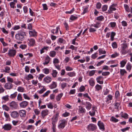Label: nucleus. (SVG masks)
Wrapping results in <instances>:
<instances>
[{"mask_svg":"<svg viewBox=\"0 0 132 132\" xmlns=\"http://www.w3.org/2000/svg\"><path fill=\"white\" fill-rule=\"evenodd\" d=\"M124 7L125 9L128 12H129L130 11V10L129 9V7L128 5H127V4H124Z\"/></svg>","mask_w":132,"mask_h":132,"instance_id":"nucleus-43","label":"nucleus"},{"mask_svg":"<svg viewBox=\"0 0 132 132\" xmlns=\"http://www.w3.org/2000/svg\"><path fill=\"white\" fill-rule=\"evenodd\" d=\"M56 55V52L54 51H51L50 52L49 55L52 57H54Z\"/></svg>","mask_w":132,"mask_h":132,"instance_id":"nucleus-39","label":"nucleus"},{"mask_svg":"<svg viewBox=\"0 0 132 132\" xmlns=\"http://www.w3.org/2000/svg\"><path fill=\"white\" fill-rule=\"evenodd\" d=\"M4 87L7 89H10L13 87V85L11 83L8 82L5 84Z\"/></svg>","mask_w":132,"mask_h":132,"instance_id":"nucleus-10","label":"nucleus"},{"mask_svg":"<svg viewBox=\"0 0 132 132\" xmlns=\"http://www.w3.org/2000/svg\"><path fill=\"white\" fill-rule=\"evenodd\" d=\"M110 120H111L112 121L114 122H116L118 121V119L113 117H112L110 119Z\"/></svg>","mask_w":132,"mask_h":132,"instance_id":"nucleus-53","label":"nucleus"},{"mask_svg":"<svg viewBox=\"0 0 132 132\" xmlns=\"http://www.w3.org/2000/svg\"><path fill=\"white\" fill-rule=\"evenodd\" d=\"M4 89L2 87L1 84H0V94L4 92Z\"/></svg>","mask_w":132,"mask_h":132,"instance_id":"nucleus-54","label":"nucleus"},{"mask_svg":"<svg viewBox=\"0 0 132 132\" xmlns=\"http://www.w3.org/2000/svg\"><path fill=\"white\" fill-rule=\"evenodd\" d=\"M2 128L4 130H10L12 128V126L10 123L6 124L3 126Z\"/></svg>","mask_w":132,"mask_h":132,"instance_id":"nucleus-8","label":"nucleus"},{"mask_svg":"<svg viewBox=\"0 0 132 132\" xmlns=\"http://www.w3.org/2000/svg\"><path fill=\"white\" fill-rule=\"evenodd\" d=\"M11 115L12 117L15 118L18 117L19 114L17 111H14L11 113Z\"/></svg>","mask_w":132,"mask_h":132,"instance_id":"nucleus-12","label":"nucleus"},{"mask_svg":"<svg viewBox=\"0 0 132 132\" xmlns=\"http://www.w3.org/2000/svg\"><path fill=\"white\" fill-rule=\"evenodd\" d=\"M112 46L114 48H116L117 47V44L116 42H113L112 44Z\"/></svg>","mask_w":132,"mask_h":132,"instance_id":"nucleus-50","label":"nucleus"},{"mask_svg":"<svg viewBox=\"0 0 132 132\" xmlns=\"http://www.w3.org/2000/svg\"><path fill=\"white\" fill-rule=\"evenodd\" d=\"M17 0H14L13 2H11L10 3V6L11 7L14 8V5L16 3H17Z\"/></svg>","mask_w":132,"mask_h":132,"instance_id":"nucleus-23","label":"nucleus"},{"mask_svg":"<svg viewBox=\"0 0 132 132\" xmlns=\"http://www.w3.org/2000/svg\"><path fill=\"white\" fill-rule=\"evenodd\" d=\"M17 94V92H15L13 94H11L10 95V97L11 98H14L16 97Z\"/></svg>","mask_w":132,"mask_h":132,"instance_id":"nucleus-35","label":"nucleus"},{"mask_svg":"<svg viewBox=\"0 0 132 132\" xmlns=\"http://www.w3.org/2000/svg\"><path fill=\"white\" fill-rule=\"evenodd\" d=\"M116 33L114 32H112L111 33V34L110 36L111 39L112 41L114 40V36L115 35Z\"/></svg>","mask_w":132,"mask_h":132,"instance_id":"nucleus-38","label":"nucleus"},{"mask_svg":"<svg viewBox=\"0 0 132 132\" xmlns=\"http://www.w3.org/2000/svg\"><path fill=\"white\" fill-rule=\"evenodd\" d=\"M116 10V8L111 5L110 7L109 10H108V11L109 13H111L113 11H115Z\"/></svg>","mask_w":132,"mask_h":132,"instance_id":"nucleus-24","label":"nucleus"},{"mask_svg":"<svg viewBox=\"0 0 132 132\" xmlns=\"http://www.w3.org/2000/svg\"><path fill=\"white\" fill-rule=\"evenodd\" d=\"M34 78L33 76L31 74H29L28 76L25 77V79L28 80H30L31 79H33Z\"/></svg>","mask_w":132,"mask_h":132,"instance_id":"nucleus-27","label":"nucleus"},{"mask_svg":"<svg viewBox=\"0 0 132 132\" xmlns=\"http://www.w3.org/2000/svg\"><path fill=\"white\" fill-rule=\"evenodd\" d=\"M53 62L54 65L56 63H58L59 62V61L57 59L55 58L54 59Z\"/></svg>","mask_w":132,"mask_h":132,"instance_id":"nucleus-57","label":"nucleus"},{"mask_svg":"<svg viewBox=\"0 0 132 132\" xmlns=\"http://www.w3.org/2000/svg\"><path fill=\"white\" fill-rule=\"evenodd\" d=\"M97 128V126L91 123L88 125L87 127V129L89 131H93L96 130Z\"/></svg>","mask_w":132,"mask_h":132,"instance_id":"nucleus-3","label":"nucleus"},{"mask_svg":"<svg viewBox=\"0 0 132 132\" xmlns=\"http://www.w3.org/2000/svg\"><path fill=\"white\" fill-rule=\"evenodd\" d=\"M121 23L123 27H126L127 25V22L125 21H122Z\"/></svg>","mask_w":132,"mask_h":132,"instance_id":"nucleus-63","label":"nucleus"},{"mask_svg":"<svg viewBox=\"0 0 132 132\" xmlns=\"http://www.w3.org/2000/svg\"><path fill=\"white\" fill-rule=\"evenodd\" d=\"M126 63V62L124 60H123L120 62L121 67H123Z\"/></svg>","mask_w":132,"mask_h":132,"instance_id":"nucleus-42","label":"nucleus"},{"mask_svg":"<svg viewBox=\"0 0 132 132\" xmlns=\"http://www.w3.org/2000/svg\"><path fill=\"white\" fill-rule=\"evenodd\" d=\"M92 109V111H90L89 112V115L91 116H94L95 113V107H93Z\"/></svg>","mask_w":132,"mask_h":132,"instance_id":"nucleus-19","label":"nucleus"},{"mask_svg":"<svg viewBox=\"0 0 132 132\" xmlns=\"http://www.w3.org/2000/svg\"><path fill=\"white\" fill-rule=\"evenodd\" d=\"M99 55H100L102 54H105L106 53L105 51H103L102 48H100L98 49Z\"/></svg>","mask_w":132,"mask_h":132,"instance_id":"nucleus-31","label":"nucleus"},{"mask_svg":"<svg viewBox=\"0 0 132 132\" xmlns=\"http://www.w3.org/2000/svg\"><path fill=\"white\" fill-rule=\"evenodd\" d=\"M10 70V68L9 67L7 66L5 68V70L4 71V72H5L9 73V71Z\"/></svg>","mask_w":132,"mask_h":132,"instance_id":"nucleus-58","label":"nucleus"},{"mask_svg":"<svg viewBox=\"0 0 132 132\" xmlns=\"http://www.w3.org/2000/svg\"><path fill=\"white\" fill-rule=\"evenodd\" d=\"M57 86V84L56 82H53L49 86L51 89H53L56 88Z\"/></svg>","mask_w":132,"mask_h":132,"instance_id":"nucleus-15","label":"nucleus"},{"mask_svg":"<svg viewBox=\"0 0 132 132\" xmlns=\"http://www.w3.org/2000/svg\"><path fill=\"white\" fill-rule=\"evenodd\" d=\"M17 99L20 101H21L23 100V98L21 94L20 93H19L17 96Z\"/></svg>","mask_w":132,"mask_h":132,"instance_id":"nucleus-30","label":"nucleus"},{"mask_svg":"<svg viewBox=\"0 0 132 132\" xmlns=\"http://www.w3.org/2000/svg\"><path fill=\"white\" fill-rule=\"evenodd\" d=\"M2 108L3 109L7 111H9L10 109L6 105H3Z\"/></svg>","mask_w":132,"mask_h":132,"instance_id":"nucleus-34","label":"nucleus"},{"mask_svg":"<svg viewBox=\"0 0 132 132\" xmlns=\"http://www.w3.org/2000/svg\"><path fill=\"white\" fill-rule=\"evenodd\" d=\"M4 114L5 118L7 119H8L9 118V115L7 112H4Z\"/></svg>","mask_w":132,"mask_h":132,"instance_id":"nucleus-49","label":"nucleus"},{"mask_svg":"<svg viewBox=\"0 0 132 132\" xmlns=\"http://www.w3.org/2000/svg\"><path fill=\"white\" fill-rule=\"evenodd\" d=\"M25 36L26 34L25 32L22 31H20L15 35V38L17 40L22 41L24 40Z\"/></svg>","mask_w":132,"mask_h":132,"instance_id":"nucleus-1","label":"nucleus"},{"mask_svg":"<svg viewBox=\"0 0 132 132\" xmlns=\"http://www.w3.org/2000/svg\"><path fill=\"white\" fill-rule=\"evenodd\" d=\"M50 90L47 91L43 95V97H45L47 96L48 95L50 94Z\"/></svg>","mask_w":132,"mask_h":132,"instance_id":"nucleus-61","label":"nucleus"},{"mask_svg":"<svg viewBox=\"0 0 132 132\" xmlns=\"http://www.w3.org/2000/svg\"><path fill=\"white\" fill-rule=\"evenodd\" d=\"M26 113L25 111L24 110H20L19 112L20 115L22 117H25V116Z\"/></svg>","mask_w":132,"mask_h":132,"instance_id":"nucleus-21","label":"nucleus"},{"mask_svg":"<svg viewBox=\"0 0 132 132\" xmlns=\"http://www.w3.org/2000/svg\"><path fill=\"white\" fill-rule=\"evenodd\" d=\"M47 105L48 108L50 109H52L53 108V106L51 103H50L48 104H47Z\"/></svg>","mask_w":132,"mask_h":132,"instance_id":"nucleus-55","label":"nucleus"},{"mask_svg":"<svg viewBox=\"0 0 132 132\" xmlns=\"http://www.w3.org/2000/svg\"><path fill=\"white\" fill-rule=\"evenodd\" d=\"M63 93H61L58 94L56 97V100L58 101L60 100V99L63 96Z\"/></svg>","mask_w":132,"mask_h":132,"instance_id":"nucleus-26","label":"nucleus"},{"mask_svg":"<svg viewBox=\"0 0 132 132\" xmlns=\"http://www.w3.org/2000/svg\"><path fill=\"white\" fill-rule=\"evenodd\" d=\"M27 42L29 46H33L35 44V39L32 38H29L28 39Z\"/></svg>","mask_w":132,"mask_h":132,"instance_id":"nucleus-7","label":"nucleus"},{"mask_svg":"<svg viewBox=\"0 0 132 132\" xmlns=\"http://www.w3.org/2000/svg\"><path fill=\"white\" fill-rule=\"evenodd\" d=\"M57 72L56 70H53L52 73V74L54 77H56L57 75Z\"/></svg>","mask_w":132,"mask_h":132,"instance_id":"nucleus-32","label":"nucleus"},{"mask_svg":"<svg viewBox=\"0 0 132 132\" xmlns=\"http://www.w3.org/2000/svg\"><path fill=\"white\" fill-rule=\"evenodd\" d=\"M121 52L122 54L125 55L128 53V51L126 49H121Z\"/></svg>","mask_w":132,"mask_h":132,"instance_id":"nucleus-36","label":"nucleus"},{"mask_svg":"<svg viewBox=\"0 0 132 132\" xmlns=\"http://www.w3.org/2000/svg\"><path fill=\"white\" fill-rule=\"evenodd\" d=\"M119 55V54L117 53H115L114 54L111 55V57L112 58H114Z\"/></svg>","mask_w":132,"mask_h":132,"instance_id":"nucleus-59","label":"nucleus"},{"mask_svg":"<svg viewBox=\"0 0 132 132\" xmlns=\"http://www.w3.org/2000/svg\"><path fill=\"white\" fill-rule=\"evenodd\" d=\"M7 80L8 81L10 82L11 83L13 82L14 81L12 78L8 77H7Z\"/></svg>","mask_w":132,"mask_h":132,"instance_id":"nucleus-48","label":"nucleus"},{"mask_svg":"<svg viewBox=\"0 0 132 132\" xmlns=\"http://www.w3.org/2000/svg\"><path fill=\"white\" fill-rule=\"evenodd\" d=\"M89 82L90 85L91 86H93L94 85L95 82L94 80L93 79L91 78L90 79L89 81Z\"/></svg>","mask_w":132,"mask_h":132,"instance_id":"nucleus-25","label":"nucleus"},{"mask_svg":"<svg viewBox=\"0 0 132 132\" xmlns=\"http://www.w3.org/2000/svg\"><path fill=\"white\" fill-rule=\"evenodd\" d=\"M67 84L66 83L63 82L61 84V88L63 89L64 88L67 86Z\"/></svg>","mask_w":132,"mask_h":132,"instance_id":"nucleus-37","label":"nucleus"},{"mask_svg":"<svg viewBox=\"0 0 132 132\" xmlns=\"http://www.w3.org/2000/svg\"><path fill=\"white\" fill-rule=\"evenodd\" d=\"M44 80L45 82L48 83L51 81L52 79L49 77L47 76L44 78Z\"/></svg>","mask_w":132,"mask_h":132,"instance_id":"nucleus-17","label":"nucleus"},{"mask_svg":"<svg viewBox=\"0 0 132 132\" xmlns=\"http://www.w3.org/2000/svg\"><path fill=\"white\" fill-rule=\"evenodd\" d=\"M27 47V45H21L20 46V48L22 49H25Z\"/></svg>","mask_w":132,"mask_h":132,"instance_id":"nucleus-56","label":"nucleus"},{"mask_svg":"<svg viewBox=\"0 0 132 132\" xmlns=\"http://www.w3.org/2000/svg\"><path fill=\"white\" fill-rule=\"evenodd\" d=\"M59 29V27H57L55 29H53L51 30V32L53 34H56L58 32V30Z\"/></svg>","mask_w":132,"mask_h":132,"instance_id":"nucleus-20","label":"nucleus"},{"mask_svg":"<svg viewBox=\"0 0 132 132\" xmlns=\"http://www.w3.org/2000/svg\"><path fill=\"white\" fill-rule=\"evenodd\" d=\"M120 72L122 76L125 73H126V71L125 69H121L120 70Z\"/></svg>","mask_w":132,"mask_h":132,"instance_id":"nucleus-47","label":"nucleus"},{"mask_svg":"<svg viewBox=\"0 0 132 132\" xmlns=\"http://www.w3.org/2000/svg\"><path fill=\"white\" fill-rule=\"evenodd\" d=\"M16 53V51L15 50L10 49L9 50L8 54L9 56L13 57Z\"/></svg>","mask_w":132,"mask_h":132,"instance_id":"nucleus-6","label":"nucleus"},{"mask_svg":"<svg viewBox=\"0 0 132 132\" xmlns=\"http://www.w3.org/2000/svg\"><path fill=\"white\" fill-rule=\"evenodd\" d=\"M96 71V70H93L90 71L89 72V75L90 76H92L94 75L95 72Z\"/></svg>","mask_w":132,"mask_h":132,"instance_id":"nucleus-46","label":"nucleus"},{"mask_svg":"<svg viewBox=\"0 0 132 132\" xmlns=\"http://www.w3.org/2000/svg\"><path fill=\"white\" fill-rule=\"evenodd\" d=\"M37 32L34 30L29 31V33L30 37H35L36 36Z\"/></svg>","mask_w":132,"mask_h":132,"instance_id":"nucleus-14","label":"nucleus"},{"mask_svg":"<svg viewBox=\"0 0 132 132\" xmlns=\"http://www.w3.org/2000/svg\"><path fill=\"white\" fill-rule=\"evenodd\" d=\"M85 89V88L84 86H82L80 87L79 90L80 92H81L84 91Z\"/></svg>","mask_w":132,"mask_h":132,"instance_id":"nucleus-52","label":"nucleus"},{"mask_svg":"<svg viewBox=\"0 0 132 132\" xmlns=\"http://www.w3.org/2000/svg\"><path fill=\"white\" fill-rule=\"evenodd\" d=\"M77 17L73 16V15H72L70 16V19L71 20H74L76 19L77 18Z\"/></svg>","mask_w":132,"mask_h":132,"instance_id":"nucleus-64","label":"nucleus"},{"mask_svg":"<svg viewBox=\"0 0 132 132\" xmlns=\"http://www.w3.org/2000/svg\"><path fill=\"white\" fill-rule=\"evenodd\" d=\"M9 106L10 108L13 110L16 109L18 107V104L15 102L12 101L10 103Z\"/></svg>","mask_w":132,"mask_h":132,"instance_id":"nucleus-4","label":"nucleus"},{"mask_svg":"<svg viewBox=\"0 0 132 132\" xmlns=\"http://www.w3.org/2000/svg\"><path fill=\"white\" fill-rule=\"evenodd\" d=\"M46 89L44 88H42L40 90L38 91V92L39 94H42L46 90Z\"/></svg>","mask_w":132,"mask_h":132,"instance_id":"nucleus-51","label":"nucleus"},{"mask_svg":"<svg viewBox=\"0 0 132 132\" xmlns=\"http://www.w3.org/2000/svg\"><path fill=\"white\" fill-rule=\"evenodd\" d=\"M98 125L100 129H102L104 130V126L103 123L100 121H98Z\"/></svg>","mask_w":132,"mask_h":132,"instance_id":"nucleus-16","label":"nucleus"},{"mask_svg":"<svg viewBox=\"0 0 132 132\" xmlns=\"http://www.w3.org/2000/svg\"><path fill=\"white\" fill-rule=\"evenodd\" d=\"M95 88L96 90H99L102 88V87L101 86L97 84L95 86Z\"/></svg>","mask_w":132,"mask_h":132,"instance_id":"nucleus-40","label":"nucleus"},{"mask_svg":"<svg viewBox=\"0 0 132 132\" xmlns=\"http://www.w3.org/2000/svg\"><path fill=\"white\" fill-rule=\"evenodd\" d=\"M78 112L80 113H85L86 110L85 108H83L81 106H78Z\"/></svg>","mask_w":132,"mask_h":132,"instance_id":"nucleus-11","label":"nucleus"},{"mask_svg":"<svg viewBox=\"0 0 132 132\" xmlns=\"http://www.w3.org/2000/svg\"><path fill=\"white\" fill-rule=\"evenodd\" d=\"M48 111L47 109L42 111L41 112V114L42 117L44 118L45 116L48 114Z\"/></svg>","mask_w":132,"mask_h":132,"instance_id":"nucleus-13","label":"nucleus"},{"mask_svg":"<svg viewBox=\"0 0 132 132\" xmlns=\"http://www.w3.org/2000/svg\"><path fill=\"white\" fill-rule=\"evenodd\" d=\"M102 78V77L101 76H99L97 77L96 79L97 82L100 84H103V81H100Z\"/></svg>","mask_w":132,"mask_h":132,"instance_id":"nucleus-22","label":"nucleus"},{"mask_svg":"<svg viewBox=\"0 0 132 132\" xmlns=\"http://www.w3.org/2000/svg\"><path fill=\"white\" fill-rule=\"evenodd\" d=\"M126 68L127 69L130 71L131 68V66L130 64L128 63L127 64Z\"/></svg>","mask_w":132,"mask_h":132,"instance_id":"nucleus-45","label":"nucleus"},{"mask_svg":"<svg viewBox=\"0 0 132 132\" xmlns=\"http://www.w3.org/2000/svg\"><path fill=\"white\" fill-rule=\"evenodd\" d=\"M65 69L67 71H70L72 70H73V69L71 67L68 66L66 67Z\"/></svg>","mask_w":132,"mask_h":132,"instance_id":"nucleus-60","label":"nucleus"},{"mask_svg":"<svg viewBox=\"0 0 132 132\" xmlns=\"http://www.w3.org/2000/svg\"><path fill=\"white\" fill-rule=\"evenodd\" d=\"M52 129H53V132H55L56 131V124H52Z\"/></svg>","mask_w":132,"mask_h":132,"instance_id":"nucleus-62","label":"nucleus"},{"mask_svg":"<svg viewBox=\"0 0 132 132\" xmlns=\"http://www.w3.org/2000/svg\"><path fill=\"white\" fill-rule=\"evenodd\" d=\"M28 104L29 103L27 101H23L19 104L21 108H25L28 105Z\"/></svg>","mask_w":132,"mask_h":132,"instance_id":"nucleus-9","label":"nucleus"},{"mask_svg":"<svg viewBox=\"0 0 132 132\" xmlns=\"http://www.w3.org/2000/svg\"><path fill=\"white\" fill-rule=\"evenodd\" d=\"M85 105L86 108L88 110H90L91 108L92 105L89 102H86L85 103Z\"/></svg>","mask_w":132,"mask_h":132,"instance_id":"nucleus-18","label":"nucleus"},{"mask_svg":"<svg viewBox=\"0 0 132 132\" xmlns=\"http://www.w3.org/2000/svg\"><path fill=\"white\" fill-rule=\"evenodd\" d=\"M68 75L70 77H72L75 76L76 73L74 72H70L68 73Z\"/></svg>","mask_w":132,"mask_h":132,"instance_id":"nucleus-44","label":"nucleus"},{"mask_svg":"<svg viewBox=\"0 0 132 132\" xmlns=\"http://www.w3.org/2000/svg\"><path fill=\"white\" fill-rule=\"evenodd\" d=\"M2 99L5 101H8L9 100V96L7 95L3 96L2 97Z\"/></svg>","mask_w":132,"mask_h":132,"instance_id":"nucleus-28","label":"nucleus"},{"mask_svg":"<svg viewBox=\"0 0 132 132\" xmlns=\"http://www.w3.org/2000/svg\"><path fill=\"white\" fill-rule=\"evenodd\" d=\"M44 73L46 74H47L49 73V69L47 68H45L43 69Z\"/></svg>","mask_w":132,"mask_h":132,"instance_id":"nucleus-33","label":"nucleus"},{"mask_svg":"<svg viewBox=\"0 0 132 132\" xmlns=\"http://www.w3.org/2000/svg\"><path fill=\"white\" fill-rule=\"evenodd\" d=\"M67 122L66 120L64 119L60 120L59 121V124L58 127L59 129H63L65 127Z\"/></svg>","mask_w":132,"mask_h":132,"instance_id":"nucleus-2","label":"nucleus"},{"mask_svg":"<svg viewBox=\"0 0 132 132\" xmlns=\"http://www.w3.org/2000/svg\"><path fill=\"white\" fill-rule=\"evenodd\" d=\"M58 116L59 113H57L53 117L52 119V124H56L58 120Z\"/></svg>","mask_w":132,"mask_h":132,"instance_id":"nucleus-5","label":"nucleus"},{"mask_svg":"<svg viewBox=\"0 0 132 132\" xmlns=\"http://www.w3.org/2000/svg\"><path fill=\"white\" fill-rule=\"evenodd\" d=\"M58 41V42L64 44L65 42V40L61 38H59Z\"/></svg>","mask_w":132,"mask_h":132,"instance_id":"nucleus-41","label":"nucleus"},{"mask_svg":"<svg viewBox=\"0 0 132 132\" xmlns=\"http://www.w3.org/2000/svg\"><path fill=\"white\" fill-rule=\"evenodd\" d=\"M24 88L21 86H19L18 87L17 90L20 92H24Z\"/></svg>","mask_w":132,"mask_h":132,"instance_id":"nucleus-29","label":"nucleus"}]
</instances>
